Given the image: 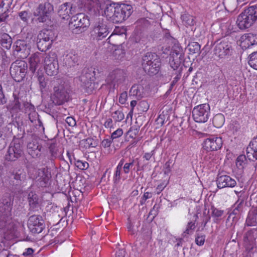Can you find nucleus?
Returning a JSON list of instances; mask_svg holds the SVG:
<instances>
[{"label":"nucleus","instance_id":"obj_1","mask_svg":"<svg viewBox=\"0 0 257 257\" xmlns=\"http://www.w3.org/2000/svg\"><path fill=\"white\" fill-rule=\"evenodd\" d=\"M104 12L108 21L118 24L126 20L131 16L133 11L131 5L112 3L106 5Z\"/></svg>","mask_w":257,"mask_h":257},{"label":"nucleus","instance_id":"obj_2","mask_svg":"<svg viewBox=\"0 0 257 257\" xmlns=\"http://www.w3.org/2000/svg\"><path fill=\"white\" fill-rule=\"evenodd\" d=\"M70 86L64 81L58 80L53 87L51 94V100L57 105H61L67 102L70 98Z\"/></svg>","mask_w":257,"mask_h":257},{"label":"nucleus","instance_id":"obj_3","mask_svg":"<svg viewBox=\"0 0 257 257\" xmlns=\"http://www.w3.org/2000/svg\"><path fill=\"white\" fill-rule=\"evenodd\" d=\"M13 198L9 193L5 194L0 201V229L7 227L12 209Z\"/></svg>","mask_w":257,"mask_h":257},{"label":"nucleus","instance_id":"obj_4","mask_svg":"<svg viewBox=\"0 0 257 257\" xmlns=\"http://www.w3.org/2000/svg\"><path fill=\"white\" fill-rule=\"evenodd\" d=\"M161 62L159 56L155 53L148 52L142 58V67L146 73L155 75L160 70Z\"/></svg>","mask_w":257,"mask_h":257},{"label":"nucleus","instance_id":"obj_5","mask_svg":"<svg viewBox=\"0 0 257 257\" xmlns=\"http://www.w3.org/2000/svg\"><path fill=\"white\" fill-rule=\"evenodd\" d=\"M257 19V8L251 6L245 9L238 17L236 24L241 30L251 27Z\"/></svg>","mask_w":257,"mask_h":257},{"label":"nucleus","instance_id":"obj_6","mask_svg":"<svg viewBox=\"0 0 257 257\" xmlns=\"http://www.w3.org/2000/svg\"><path fill=\"white\" fill-rule=\"evenodd\" d=\"M90 24L88 16L80 13L71 17L69 28L73 34H79L85 32Z\"/></svg>","mask_w":257,"mask_h":257},{"label":"nucleus","instance_id":"obj_7","mask_svg":"<svg viewBox=\"0 0 257 257\" xmlns=\"http://www.w3.org/2000/svg\"><path fill=\"white\" fill-rule=\"evenodd\" d=\"M55 38L54 31L52 29H44L40 31L37 36V47L42 51L49 49Z\"/></svg>","mask_w":257,"mask_h":257},{"label":"nucleus","instance_id":"obj_8","mask_svg":"<svg viewBox=\"0 0 257 257\" xmlns=\"http://www.w3.org/2000/svg\"><path fill=\"white\" fill-rule=\"evenodd\" d=\"M109 33L107 22L102 18L94 20L92 25L91 36L94 40H101L106 38Z\"/></svg>","mask_w":257,"mask_h":257},{"label":"nucleus","instance_id":"obj_9","mask_svg":"<svg viewBox=\"0 0 257 257\" xmlns=\"http://www.w3.org/2000/svg\"><path fill=\"white\" fill-rule=\"evenodd\" d=\"M95 70L92 67L85 68L79 76L81 86L87 93H92L94 88Z\"/></svg>","mask_w":257,"mask_h":257},{"label":"nucleus","instance_id":"obj_10","mask_svg":"<svg viewBox=\"0 0 257 257\" xmlns=\"http://www.w3.org/2000/svg\"><path fill=\"white\" fill-rule=\"evenodd\" d=\"M53 10V6L50 3L44 2L36 8L34 16L37 17V20L39 23H47L50 21Z\"/></svg>","mask_w":257,"mask_h":257},{"label":"nucleus","instance_id":"obj_11","mask_svg":"<svg viewBox=\"0 0 257 257\" xmlns=\"http://www.w3.org/2000/svg\"><path fill=\"white\" fill-rule=\"evenodd\" d=\"M28 70V64L24 60H17L11 65L10 74L14 80L18 82L24 80Z\"/></svg>","mask_w":257,"mask_h":257},{"label":"nucleus","instance_id":"obj_12","mask_svg":"<svg viewBox=\"0 0 257 257\" xmlns=\"http://www.w3.org/2000/svg\"><path fill=\"white\" fill-rule=\"evenodd\" d=\"M22 140L15 139L11 144L6 155V161H16L17 159L23 160L24 153L22 149Z\"/></svg>","mask_w":257,"mask_h":257},{"label":"nucleus","instance_id":"obj_13","mask_svg":"<svg viewBox=\"0 0 257 257\" xmlns=\"http://www.w3.org/2000/svg\"><path fill=\"white\" fill-rule=\"evenodd\" d=\"M232 52L231 43L227 39H224L217 43L213 50V55L219 58H224L231 55Z\"/></svg>","mask_w":257,"mask_h":257},{"label":"nucleus","instance_id":"obj_14","mask_svg":"<svg viewBox=\"0 0 257 257\" xmlns=\"http://www.w3.org/2000/svg\"><path fill=\"white\" fill-rule=\"evenodd\" d=\"M210 106L208 104L204 103L195 106L192 110L194 120L197 122H205L209 118Z\"/></svg>","mask_w":257,"mask_h":257},{"label":"nucleus","instance_id":"obj_15","mask_svg":"<svg viewBox=\"0 0 257 257\" xmlns=\"http://www.w3.org/2000/svg\"><path fill=\"white\" fill-rule=\"evenodd\" d=\"M127 77L126 71L123 69H116L111 71L107 78L108 82L111 83L113 88L123 83Z\"/></svg>","mask_w":257,"mask_h":257},{"label":"nucleus","instance_id":"obj_16","mask_svg":"<svg viewBox=\"0 0 257 257\" xmlns=\"http://www.w3.org/2000/svg\"><path fill=\"white\" fill-rule=\"evenodd\" d=\"M28 226L33 233H40L45 227L44 220L39 215H31L28 221Z\"/></svg>","mask_w":257,"mask_h":257},{"label":"nucleus","instance_id":"obj_17","mask_svg":"<svg viewBox=\"0 0 257 257\" xmlns=\"http://www.w3.org/2000/svg\"><path fill=\"white\" fill-rule=\"evenodd\" d=\"M257 238V228L248 230L243 237V246L248 253L251 252L256 246L255 240Z\"/></svg>","mask_w":257,"mask_h":257},{"label":"nucleus","instance_id":"obj_18","mask_svg":"<svg viewBox=\"0 0 257 257\" xmlns=\"http://www.w3.org/2000/svg\"><path fill=\"white\" fill-rule=\"evenodd\" d=\"M79 9L78 3H65L59 7L58 14L60 17L65 19L70 15L76 13Z\"/></svg>","mask_w":257,"mask_h":257},{"label":"nucleus","instance_id":"obj_19","mask_svg":"<svg viewBox=\"0 0 257 257\" xmlns=\"http://www.w3.org/2000/svg\"><path fill=\"white\" fill-rule=\"evenodd\" d=\"M222 146V140L220 137H212L203 142V148L207 151H214L220 149Z\"/></svg>","mask_w":257,"mask_h":257},{"label":"nucleus","instance_id":"obj_20","mask_svg":"<svg viewBox=\"0 0 257 257\" xmlns=\"http://www.w3.org/2000/svg\"><path fill=\"white\" fill-rule=\"evenodd\" d=\"M15 51L19 57L25 58L30 54V49L26 41L23 40H17L14 44Z\"/></svg>","mask_w":257,"mask_h":257},{"label":"nucleus","instance_id":"obj_21","mask_svg":"<svg viewBox=\"0 0 257 257\" xmlns=\"http://www.w3.org/2000/svg\"><path fill=\"white\" fill-rule=\"evenodd\" d=\"M37 172L38 177L36 178L37 185L41 187H46L51 177L50 171L47 168H42L38 169Z\"/></svg>","mask_w":257,"mask_h":257},{"label":"nucleus","instance_id":"obj_22","mask_svg":"<svg viewBox=\"0 0 257 257\" xmlns=\"http://www.w3.org/2000/svg\"><path fill=\"white\" fill-rule=\"evenodd\" d=\"M217 187L219 189L225 187H233L236 184V181L228 175H218L217 179Z\"/></svg>","mask_w":257,"mask_h":257},{"label":"nucleus","instance_id":"obj_23","mask_svg":"<svg viewBox=\"0 0 257 257\" xmlns=\"http://www.w3.org/2000/svg\"><path fill=\"white\" fill-rule=\"evenodd\" d=\"M28 199L30 206L29 215H31V212H39L41 208L38 196L36 193L31 192L28 194Z\"/></svg>","mask_w":257,"mask_h":257},{"label":"nucleus","instance_id":"obj_24","mask_svg":"<svg viewBox=\"0 0 257 257\" xmlns=\"http://www.w3.org/2000/svg\"><path fill=\"white\" fill-rule=\"evenodd\" d=\"M55 139L48 140L47 142V146L49 147L50 153L51 154V160L54 161L55 159H61L63 156L61 152L59 151L57 148V144Z\"/></svg>","mask_w":257,"mask_h":257},{"label":"nucleus","instance_id":"obj_25","mask_svg":"<svg viewBox=\"0 0 257 257\" xmlns=\"http://www.w3.org/2000/svg\"><path fill=\"white\" fill-rule=\"evenodd\" d=\"M105 0H84L83 3L84 7L89 11L95 12L102 9Z\"/></svg>","mask_w":257,"mask_h":257},{"label":"nucleus","instance_id":"obj_26","mask_svg":"<svg viewBox=\"0 0 257 257\" xmlns=\"http://www.w3.org/2000/svg\"><path fill=\"white\" fill-rule=\"evenodd\" d=\"M241 45L246 48L245 45H247V47L254 45H257V34L247 33L243 35L241 37Z\"/></svg>","mask_w":257,"mask_h":257},{"label":"nucleus","instance_id":"obj_27","mask_svg":"<svg viewBox=\"0 0 257 257\" xmlns=\"http://www.w3.org/2000/svg\"><path fill=\"white\" fill-rule=\"evenodd\" d=\"M78 56L76 54L73 52H70L65 56L63 62L66 66L71 67L78 64Z\"/></svg>","mask_w":257,"mask_h":257},{"label":"nucleus","instance_id":"obj_28","mask_svg":"<svg viewBox=\"0 0 257 257\" xmlns=\"http://www.w3.org/2000/svg\"><path fill=\"white\" fill-rule=\"evenodd\" d=\"M27 149L29 154L34 158L35 156H38L41 152V146L39 145L36 140H33L29 142L27 144Z\"/></svg>","mask_w":257,"mask_h":257},{"label":"nucleus","instance_id":"obj_29","mask_svg":"<svg viewBox=\"0 0 257 257\" xmlns=\"http://www.w3.org/2000/svg\"><path fill=\"white\" fill-rule=\"evenodd\" d=\"M11 184L14 186H19L22 184V181L25 178V174L23 170H19L16 172H13L10 176Z\"/></svg>","mask_w":257,"mask_h":257},{"label":"nucleus","instance_id":"obj_30","mask_svg":"<svg viewBox=\"0 0 257 257\" xmlns=\"http://www.w3.org/2000/svg\"><path fill=\"white\" fill-rule=\"evenodd\" d=\"M37 80L39 82V88L42 94L47 89L48 78L45 76L42 71L39 70L37 72Z\"/></svg>","mask_w":257,"mask_h":257},{"label":"nucleus","instance_id":"obj_31","mask_svg":"<svg viewBox=\"0 0 257 257\" xmlns=\"http://www.w3.org/2000/svg\"><path fill=\"white\" fill-rule=\"evenodd\" d=\"M184 60V56H179L170 55L169 59V64L171 67L174 70H178L181 64Z\"/></svg>","mask_w":257,"mask_h":257},{"label":"nucleus","instance_id":"obj_32","mask_svg":"<svg viewBox=\"0 0 257 257\" xmlns=\"http://www.w3.org/2000/svg\"><path fill=\"white\" fill-rule=\"evenodd\" d=\"M130 93L136 96L138 99H141L145 95L144 87L140 84H134L132 86Z\"/></svg>","mask_w":257,"mask_h":257},{"label":"nucleus","instance_id":"obj_33","mask_svg":"<svg viewBox=\"0 0 257 257\" xmlns=\"http://www.w3.org/2000/svg\"><path fill=\"white\" fill-rule=\"evenodd\" d=\"M41 59L39 54H33L30 58V70L33 73L36 71L38 66L41 64Z\"/></svg>","mask_w":257,"mask_h":257},{"label":"nucleus","instance_id":"obj_34","mask_svg":"<svg viewBox=\"0 0 257 257\" xmlns=\"http://www.w3.org/2000/svg\"><path fill=\"white\" fill-rule=\"evenodd\" d=\"M0 44L5 48L9 49L12 44V39L7 33L0 34Z\"/></svg>","mask_w":257,"mask_h":257},{"label":"nucleus","instance_id":"obj_35","mask_svg":"<svg viewBox=\"0 0 257 257\" xmlns=\"http://www.w3.org/2000/svg\"><path fill=\"white\" fill-rule=\"evenodd\" d=\"M45 69L46 73L49 76H55L58 73V63L45 65Z\"/></svg>","mask_w":257,"mask_h":257},{"label":"nucleus","instance_id":"obj_36","mask_svg":"<svg viewBox=\"0 0 257 257\" xmlns=\"http://www.w3.org/2000/svg\"><path fill=\"white\" fill-rule=\"evenodd\" d=\"M251 152L247 151L246 153V156L244 155H240L238 156L236 159V161H247L248 159L249 161L251 160V157L257 160V151L254 149H251Z\"/></svg>","mask_w":257,"mask_h":257},{"label":"nucleus","instance_id":"obj_37","mask_svg":"<svg viewBox=\"0 0 257 257\" xmlns=\"http://www.w3.org/2000/svg\"><path fill=\"white\" fill-rule=\"evenodd\" d=\"M55 63H58L57 56L55 52L51 51L48 53L44 60L45 65Z\"/></svg>","mask_w":257,"mask_h":257},{"label":"nucleus","instance_id":"obj_38","mask_svg":"<svg viewBox=\"0 0 257 257\" xmlns=\"http://www.w3.org/2000/svg\"><path fill=\"white\" fill-rule=\"evenodd\" d=\"M187 48L190 54H196L199 55L200 53L201 46L197 42H192L190 43L188 45Z\"/></svg>","mask_w":257,"mask_h":257},{"label":"nucleus","instance_id":"obj_39","mask_svg":"<svg viewBox=\"0 0 257 257\" xmlns=\"http://www.w3.org/2000/svg\"><path fill=\"white\" fill-rule=\"evenodd\" d=\"M225 118L223 114L218 113L215 115L213 118V124L217 128L221 127L224 123Z\"/></svg>","mask_w":257,"mask_h":257},{"label":"nucleus","instance_id":"obj_40","mask_svg":"<svg viewBox=\"0 0 257 257\" xmlns=\"http://www.w3.org/2000/svg\"><path fill=\"white\" fill-rule=\"evenodd\" d=\"M169 115L168 111H162V113L160 114L156 121L158 124L163 125L165 122L169 120Z\"/></svg>","mask_w":257,"mask_h":257},{"label":"nucleus","instance_id":"obj_41","mask_svg":"<svg viewBox=\"0 0 257 257\" xmlns=\"http://www.w3.org/2000/svg\"><path fill=\"white\" fill-rule=\"evenodd\" d=\"M245 224L249 226H256L257 225L256 214L254 211H251L248 213Z\"/></svg>","mask_w":257,"mask_h":257},{"label":"nucleus","instance_id":"obj_42","mask_svg":"<svg viewBox=\"0 0 257 257\" xmlns=\"http://www.w3.org/2000/svg\"><path fill=\"white\" fill-rule=\"evenodd\" d=\"M53 101L51 100V98L49 101H44L42 104V106L44 107V111L48 114L52 112V110L55 105H57Z\"/></svg>","mask_w":257,"mask_h":257},{"label":"nucleus","instance_id":"obj_43","mask_svg":"<svg viewBox=\"0 0 257 257\" xmlns=\"http://www.w3.org/2000/svg\"><path fill=\"white\" fill-rule=\"evenodd\" d=\"M181 18L184 24L187 26H193L196 23L194 18L189 14H185L182 15Z\"/></svg>","mask_w":257,"mask_h":257},{"label":"nucleus","instance_id":"obj_44","mask_svg":"<svg viewBox=\"0 0 257 257\" xmlns=\"http://www.w3.org/2000/svg\"><path fill=\"white\" fill-rule=\"evenodd\" d=\"M111 116L115 122H120L124 118V115L121 110H116L111 113Z\"/></svg>","mask_w":257,"mask_h":257},{"label":"nucleus","instance_id":"obj_45","mask_svg":"<svg viewBox=\"0 0 257 257\" xmlns=\"http://www.w3.org/2000/svg\"><path fill=\"white\" fill-rule=\"evenodd\" d=\"M181 71H182L181 69L176 71L175 74L176 75L173 78V81L171 82V83L170 84V87L167 92V93H170L171 92L174 86L175 85V84L178 81V80L180 79L181 76Z\"/></svg>","mask_w":257,"mask_h":257},{"label":"nucleus","instance_id":"obj_46","mask_svg":"<svg viewBox=\"0 0 257 257\" xmlns=\"http://www.w3.org/2000/svg\"><path fill=\"white\" fill-rule=\"evenodd\" d=\"M248 63L250 67L257 70V52H253L250 54Z\"/></svg>","mask_w":257,"mask_h":257},{"label":"nucleus","instance_id":"obj_47","mask_svg":"<svg viewBox=\"0 0 257 257\" xmlns=\"http://www.w3.org/2000/svg\"><path fill=\"white\" fill-rule=\"evenodd\" d=\"M170 55L184 56V53L183 48L181 46L178 44H175L172 47Z\"/></svg>","mask_w":257,"mask_h":257},{"label":"nucleus","instance_id":"obj_48","mask_svg":"<svg viewBox=\"0 0 257 257\" xmlns=\"http://www.w3.org/2000/svg\"><path fill=\"white\" fill-rule=\"evenodd\" d=\"M30 109L32 110L31 112L29 114V118L32 123H36L37 119H39V115L34 110V107L32 105L30 106Z\"/></svg>","mask_w":257,"mask_h":257},{"label":"nucleus","instance_id":"obj_49","mask_svg":"<svg viewBox=\"0 0 257 257\" xmlns=\"http://www.w3.org/2000/svg\"><path fill=\"white\" fill-rule=\"evenodd\" d=\"M195 228V223L190 221L188 223L186 230L182 233L183 236H185L187 234H191L193 233V231Z\"/></svg>","mask_w":257,"mask_h":257},{"label":"nucleus","instance_id":"obj_50","mask_svg":"<svg viewBox=\"0 0 257 257\" xmlns=\"http://www.w3.org/2000/svg\"><path fill=\"white\" fill-rule=\"evenodd\" d=\"M205 237V235L203 233H196L195 234V243L199 246L203 245Z\"/></svg>","mask_w":257,"mask_h":257},{"label":"nucleus","instance_id":"obj_51","mask_svg":"<svg viewBox=\"0 0 257 257\" xmlns=\"http://www.w3.org/2000/svg\"><path fill=\"white\" fill-rule=\"evenodd\" d=\"M18 15L21 20L26 23H28V22L31 17V14L26 11L19 12L18 13Z\"/></svg>","mask_w":257,"mask_h":257},{"label":"nucleus","instance_id":"obj_52","mask_svg":"<svg viewBox=\"0 0 257 257\" xmlns=\"http://www.w3.org/2000/svg\"><path fill=\"white\" fill-rule=\"evenodd\" d=\"M72 164L73 162H70ZM74 164L79 169L85 170L88 168L89 164L88 162H73Z\"/></svg>","mask_w":257,"mask_h":257},{"label":"nucleus","instance_id":"obj_53","mask_svg":"<svg viewBox=\"0 0 257 257\" xmlns=\"http://www.w3.org/2000/svg\"><path fill=\"white\" fill-rule=\"evenodd\" d=\"M14 100L13 101V106L12 109L15 110H19L21 108V103L19 100V98L15 95L14 94Z\"/></svg>","mask_w":257,"mask_h":257},{"label":"nucleus","instance_id":"obj_54","mask_svg":"<svg viewBox=\"0 0 257 257\" xmlns=\"http://www.w3.org/2000/svg\"><path fill=\"white\" fill-rule=\"evenodd\" d=\"M122 130L119 128L112 133L110 138L112 139V140H113L114 139L119 138L122 135Z\"/></svg>","mask_w":257,"mask_h":257},{"label":"nucleus","instance_id":"obj_55","mask_svg":"<svg viewBox=\"0 0 257 257\" xmlns=\"http://www.w3.org/2000/svg\"><path fill=\"white\" fill-rule=\"evenodd\" d=\"M212 216L215 217H217V218L220 217L222 216V215L224 213L223 210H219L216 208H213L212 209Z\"/></svg>","mask_w":257,"mask_h":257},{"label":"nucleus","instance_id":"obj_56","mask_svg":"<svg viewBox=\"0 0 257 257\" xmlns=\"http://www.w3.org/2000/svg\"><path fill=\"white\" fill-rule=\"evenodd\" d=\"M203 218L201 223V225L203 227L202 229H203V228L206 226L207 222H209L210 219V216L207 214L205 212L203 213Z\"/></svg>","mask_w":257,"mask_h":257},{"label":"nucleus","instance_id":"obj_57","mask_svg":"<svg viewBox=\"0 0 257 257\" xmlns=\"http://www.w3.org/2000/svg\"><path fill=\"white\" fill-rule=\"evenodd\" d=\"M168 184V182H166L165 181L162 182L160 184L158 185L156 188L157 194H160L164 189L167 186Z\"/></svg>","mask_w":257,"mask_h":257},{"label":"nucleus","instance_id":"obj_58","mask_svg":"<svg viewBox=\"0 0 257 257\" xmlns=\"http://www.w3.org/2000/svg\"><path fill=\"white\" fill-rule=\"evenodd\" d=\"M8 18L9 14L6 11L2 14H0V23L3 22L7 23Z\"/></svg>","mask_w":257,"mask_h":257},{"label":"nucleus","instance_id":"obj_59","mask_svg":"<svg viewBox=\"0 0 257 257\" xmlns=\"http://www.w3.org/2000/svg\"><path fill=\"white\" fill-rule=\"evenodd\" d=\"M66 122L70 126H74L76 124L75 119L71 116H68L66 118Z\"/></svg>","mask_w":257,"mask_h":257},{"label":"nucleus","instance_id":"obj_60","mask_svg":"<svg viewBox=\"0 0 257 257\" xmlns=\"http://www.w3.org/2000/svg\"><path fill=\"white\" fill-rule=\"evenodd\" d=\"M127 93L126 92H122L119 97V102L123 104H124L127 99Z\"/></svg>","mask_w":257,"mask_h":257},{"label":"nucleus","instance_id":"obj_61","mask_svg":"<svg viewBox=\"0 0 257 257\" xmlns=\"http://www.w3.org/2000/svg\"><path fill=\"white\" fill-rule=\"evenodd\" d=\"M7 102V99L5 97L3 91L2 86L0 85V105L4 104Z\"/></svg>","mask_w":257,"mask_h":257},{"label":"nucleus","instance_id":"obj_62","mask_svg":"<svg viewBox=\"0 0 257 257\" xmlns=\"http://www.w3.org/2000/svg\"><path fill=\"white\" fill-rule=\"evenodd\" d=\"M68 159L70 161H73V160L75 161H80L79 159H77L75 157L74 153L73 151H68L66 153Z\"/></svg>","mask_w":257,"mask_h":257},{"label":"nucleus","instance_id":"obj_63","mask_svg":"<svg viewBox=\"0 0 257 257\" xmlns=\"http://www.w3.org/2000/svg\"><path fill=\"white\" fill-rule=\"evenodd\" d=\"M120 171L119 170H116L114 177H113V181L114 184H117L120 179Z\"/></svg>","mask_w":257,"mask_h":257},{"label":"nucleus","instance_id":"obj_64","mask_svg":"<svg viewBox=\"0 0 257 257\" xmlns=\"http://www.w3.org/2000/svg\"><path fill=\"white\" fill-rule=\"evenodd\" d=\"M112 141L111 138L104 139L102 141L101 145L104 148L108 147L110 146Z\"/></svg>","mask_w":257,"mask_h":257}]
</instances>
